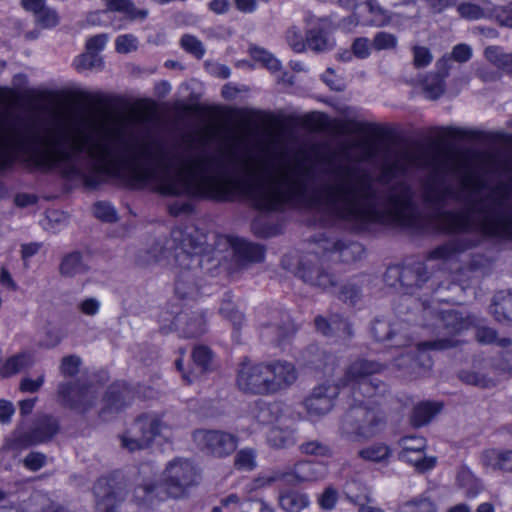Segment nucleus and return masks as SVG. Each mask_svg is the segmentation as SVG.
<instances>
[{
    "instance_id": "0e129e2a",
    "label": "nucleus",
    "mask_w": 512,
    "mask_h": 512,
    "mask_svg": "<svg viewBox=\"0 0 512 512\" xmlns=\"http://www.w3.org/2000/svg\"><path fill=\"white\" fill-rule=\"evenodd\" d=\"M481 229L485 234L488 235H498L500 234V229L498 226L497 221L494 219V217H488L485 222L483 223Z\"/></svg>"
},
{
    "instance_id": "37998d69",
    "label": "nucleus",
    "mask_w": 512,
    "mask_h": 512,
    "mask_svg": "<svg viewBox=\"0 0 512 512\" xmlns=\"http://www.w3.org/2000/svg\"><path fill=\"white\" fill-rule=\"evenodd\" d=\"M181 45L187 52L192 53L196 57H201L204 54L201 42L193 36H183L181 39Z\"/></svg>"
},
{
    "instance_id": "49530a36",
    "label": "nucleus",
    "mask_w": 512,
    "mask_h": 512,
    "mask_svg": "<svg viewBox=\"0 0 512 512\" xmlns=\"http://www.w3.org/2000/svg\"><path fill=\"white\" fill-rule=\"evenodd\" d=\"M94 214L97 218L103 221H113L115 219V210L105 202H99L94 206Z\"/></svg>"
},
{
    "instance_id": "052dcab7",
    "label": "nucleus",
    "mask_w": 512,
    "mask_h": 512,
    "mask_svg": "<svg viewBox=\"0 0 512 512\" xmlns=\"http://www.w3.org/2000/svg\"><path fill=\"white\" fill-rule=\"evenodd\" d=\"M14 413V407L11 402L0 400V422H7Z\"/></svg>"
},
{
    "instance_id": "bb28decb",
    "label": "nucleus",
    "mask_w": 512,
    "mask_h": 512,
    "mask_svg": "<svg viewBox=\"0 0 512 512\" xmlns=\"http://www.w3.org/2000/svg\"><path fill=\"white\" fill-rule=\"evenodd\" d=\"M58 430L55 420L49 418L37 429L36 434L29 440H25L23 445L42 442L53 436Z\"/></svg>"
},
{
    "instance_id": "5701e85b",
    "label": "nucleus",
    "mask_w": 512,
    "mask_h": 512,
    "mask_svg": "<svg viewBox=\"0 0 512 512\" xmlns=\"http://www.w3.org/2000/svg\"><path fill=\"white\" fill-rule=\"evenodd\" d=\"M391 449L383 443L371 445L359 451V456L367 461L382 462L391 456Z\"/></svg>"
},
{
    "instance_id": "39448f33",
    "label": "nucleus",
    "mask_w": 512,
    "mask_h": 512,
    "mask_svg": "<svg viewBox=\"0 0 512 512\" xmlns=\"http://www.w3.org/2000/svg\"><path fill=\"white\" fill-rule=\"evenodd\" d=\"M166 429L167 427L159 417L154 415L143 416L121 437L122 446L129 451L143 448Z\"/></svg>"
},
{
    "instance_id": "a18cd8bd",
    "label": "nucleus",
    "mask_w": 512,
    "mask_h": 512,
    "mask_svg": "<svg viewBox=\"0 0 512 512\" xmlns=\"http://www.w3.org/2000/svg\"><path fill=\"white\" fill-rule=\"evenodd\" d=\"M457 482L461 487L467 489V494L469 496H475V494H471L470 492V487H472L475 482V477L470 469L465 467L461 468L457 474Z\"/></svg>"
},
{
    "instance_id": "338daca9",
    "label": "nucleus",
    "mask_w": 512,
    "mask_h": 512,
    "mask_svg": "<svg viewBox=\"0 0 512 512\" xmlns=\"http://www.w3.org/2000/svg\"><path fill=\"white\" fill-rule=\"evenodd\" d=\"M107 11H94L87 15L86 23L90 26H99L102 24L101 16L106 14Z\"/></svg>"
},
{
    "instance_id": "79ce46f5",
    "label": "nucleus",
    "mask_w": 512,
    "mask_h": 512,
    "mask_svg": "<svg viewBox=\"0 0 512 512\" xmlns=\"http://www.w3.org/2000/svg\"><path fill=\"white\" fill-rule=\"evenodd\" d=\"M100 308L101 302L94 297L85 298L78 303L79 311L87 316H95Z\"/></svg>"
},
{
    "instance_id": "cd10ccee",
    "label": "nucleus",
    "mask_w": 512,
    "mask_h": 512,
    "mask_svg": "<svg viewBox=\"0 0 512 512\" xmlns=\"http://www.w3.org/2000/svg\"><path fill=\"white\" fill-rule=\"evenodd\" d=\"M411 208L405 199L394 201L388 210V218L397 223H405Z\"/></svg>"
},
{
    "instance_id": "412c9836",
    "label": "nucleus",
    "mask_w": 512,
    "mask_h": 512,
    "mask_svg": "<svg viewBox=\"0 0 512 512\" xmlns=\"http://www.w3.org/2000/svg\"><path fill=\"white\" fill-rule=\"evenodd\" d=\"M489 4L496 5L493 0H485L482 7L473 3H462L458 7V12L463 18L468 20H477L492 14V8Z\"/></svg>"
},
{
    "instance_id": "a878e982",
    "label": "nucleus",
    "mask_w": 512,
    "mask_h": 512,
    "mask_svg": "<svg viewBox=\"0 0 512 512\" xmlns=\"http://www.w3.org/2000/svg\"><path fill=\"white\" fill-rule=\"evenodd\" d=\"M84 270L85 267L78 253L67 255L60 266L61 273L66 276H75L82 273Z\"/></svg>"
},
{
    "instance_id": "f8f14e48",
    "label": "nucleus",
    "mask_w": 512,
    "mask_h": 512,
    "mask_svg": "<svg viewBox=\"0 0 512 512\" xmlns=\"http://www.w3.org/2000/svg\"><path fill=\"white\" fill-rule=\"evenodd\" d=\"M266 367L271 393L288 387L297 378L296 370L289 362L278 361Z\"/></svg>"
},
{
    "instance_id": "ea45409f",
    "label": "nucleus",
    "mask_w": 512,
    "mask_h": 512,
    "mask_svg": "<svg viewBox=\"0 0 512 512\" xmlns=\"http://www.w3.org/2000/svg\"><path fill=\"white\" fill-rule=\"evenodd\" d=\"M364 18L363 13L361 12V5L357 7V10L353 12L352 15L343 19L340 23V28L349 33L352 32L358 27L362 25V19Z\"/></svg>"
},
{
    "instance_id": "09e8293b",
    "label": "nucleus",
    "mask_w": 512,
    "mask_h": 512,
    "mask_svg": "<svg viewBox=\"0 0 512 512\" xmlns=\"http://www.w3.org/2000/svg\"><path fill=\"white\" fill-rule=\"evenodd\" d=\"M80 364L81 361L79 357H64L61 363V371L64 375L73 376L78 372Z\"/></svg>"
},
{
    "instance_id": "dca6fc26",
    "label": "nucleus",
    "mask_w": 512,
    "mask_h": 512,
    "mask_svg": "<svg viewBox=\"0 0 512 512\" xmlns=\"http://www.w3.org/2000/svg\"><path fill=\"white\" fill-rule=\"evenodd\" d=\"M361 12L364 15V18L362 19L363 26H383L392 22L387 11L371 0L361 4Z\"/></svg>"
},
{
    "instance_id": "b1692460",
    "label": "nucleus",
    "mask_w": 512,
    "mask_h": 512,
    "mask_svg": "<svg viewBox=\"0 0 512 512\" xmlns=\"http://www.w3.org/2000/svg\"><path fill=\"white\" fill-rule=\"evenodd\" d=\"M399 512H436V505L428 497L420 496L403 503Z\"/></svg>"
},
{
    "instance_id": "6e6d98bb",
    "label": "nucleus",
    "mask_w": 512,
    "mask_h": 512,
    "mask_svg": "<svg viewBox=\"0 0 512 512\" xmlns=\"http://www.w3.org/2000/svg\"><path fill=\"white\" fill-rule=\"evenodd\" d=\"M445 321L449 326L452 327V330L455 332H460L464 328H468V321L464 320L463 318H459L458 313H448Z\"/></svg>"
},
{
    "instance_id": "c9c22d12",
    "label": "nucleus",
    "mask_w": 512,
    "mask_h": 512,
    "mask_svg": "<svg viewBox=\"0 0 512 512\" xmlns=\"http://www.w3.org/2000/svg\"><path fill=\"white\" fill-rule=\"evenodd\" d=\"M256 465L255 454L252 450L243 449L235 458V466L240 470H252Z\"/></svg>"
},
{
    "instance_id": "680f3d73",
    "label": "nucleus",
    "mask_w": 512,
    "mask_h": 512,
    "mask_svg": "<svg viewBox=\"0 0 512 512\" xmlns=\"http://www.w3.org/2000/svg\"><path fill=\"white\" fill-rule=\"evenodd\" d=\"M445 217L449 221L447 226L444 228L445 230L456 231L465 228V223L462 218L453 214H448Z\"/></svg>"
},
{
    "instance_id": "864d4df0",
    "label": "nucleus",
    "mask_w": 512,
    "mask_h": 512,
    "mask_svg": "<svg viewBox=\"0 0 512 512\" xmlns=\"http://www.w3.org/2000/svg\"><path fill=\"white\" fill-rule=\"evenodd\" d=\"M302 451L306 454L318 455V456H327L330 454V450L328 447L318 443V442H308L302 445Z\"/></svg>"
},
{
    "instance_id": "f704fd0d",
    "label": "nucleus",
    "mask_w": 512,
    "mask_h": 512,
    "mask_svg": "<svg viewBox=\"0 0 512 512\" xmlns=\"http://www.w3.org/2000/svg\"><path fill=\"white\" fill-rule=\"evenodd\" d=\"M373 48V42L370 43L368 38L358 37L352 43L353 55L359 59H366L370 56Z\"/></svg>"
},
{
    "instance_id": "423d86ee",
    "label": "nucleus",
    "mask_w": 512,
    "mask_h": 512,
    "mask_svg": "<svg viewBox=\"0 0 512 512\" xmlns=\"http://www.w3.org/2000/svg\"><path fill=\"white\" fill-rule=\"evenodd\" d=\"M326 473V468L317 463L313 462H301L298 463L293 473H285V474H269L263 475L257 479H255L251 483V487L249 488V492L260 489L276 480H283L288 484H296L304 481H313L322 477Z\"/></svg>"
},
{
    "instance_id": "c03bdc74",
    "label": "nucleus",
    "mask_w": 512,
    "mask_h": 512,
    "mask_svg": "<svg viewBox=\"0 0 512 512\" xmlns=\"http://www.w3.org/2000/svg\"><path fill=\"white\" fill-rule=\"evenodd\" d=\"M124 396L122 394H116L112 391L109 395L105 397L104 406L102 408V414H105L107 410L116 411L119 410L124 405Z\"/></svg>"
},
{
    "instance_id": "e2e57ef3",
    "label": "nucleus",
    "mask_w": 512,
    "mask_h": 512,
    "mask_svg": "<svg viewBox=\"0 0 512 512\" xmlns=\"http://www.w3.org/2000/svg\"><path fill=\"white\" fill-rule=\"evenodd\" d=\"M236 8L243 13H252L257 9L256 0H234Z\"/></svg>"
},
{
    "instance_id": "72a5a7b5",
    "label": "nucleus",
    "mask_w": 512,
    "mask_h": 512,
    "mask_svg": "<svg viewBox=\"0 0 512 512\" xmlns=\"http://www.w3.org/2000/svg\"><path fill=\"white\" fill-rule=\"evenodd\" d=\"M396 45L397 38L387 32H378L373 39V48L377 51L393 49Z\"/></svg>"
},
{
    "instance_id": "5fc2aeb1",
    "label": "nucleus",
    "mask_w": 512,
    "mask_h": 512,
    "mask_svg": "<svg viewBox=\"0 0 512 512\" xmlns=\"http://www.w3.org/2000/svg\"><path fill=\"white\" fill-rule=\"evenodd\" d=\"M45 460L46 458L43 454L31 453L25 458L24 464L28 469L32 471H37L41 467H43V465L45 464Z\"/></svg>"
},
{
    "instance_id": "13d9d810",
    "label": "nucleus",
    "mask_w": 512,
    "mask_h": 512,
    "mask_svg": "<svg viewBox=\"0 0 512 512\" xmlns=\"http://www.w3.org/2000/svg\"><path fill=\"white\" fill-rule=\"evenodd\" d=\"M476 337L479 342L488 344V343H492L495 341L496 334L493 329L487 328V327H482L477 330Z\"/></svg>"
},
{
    "instance_id": "1a4fd4ad",
    "label": "nucleus",
    "mask_w": 512,
    "mask_h": 512,
    "mask_svg": "<svg viewBox=\"0 0 512 512\" xmlns=\"http://www.w3.org/2000/svg\"><path fill=\"white\" fill-rule=\"evenodd\" d=\"M236 382L244 392L271 393L267 367L264 364L243 362L238 370Z\"/></svg>"
},
{
    "instance_id": "de8ad7c7",
    "label": "nucleus",
    "mask_w": 512,
    "mask_h": 512,
    "mask_svg": "<svg viewBox=\"0 0 512 512\" xmlns=\"http://www.w3.org/2000/svg\"><path fill=\"white\" fill-rule=\"evenodd\" d=\"M337 491L331 487H328L324 490V492L320 495L318 502L321 508L326 510H331L334 508L337 501Z\"/></svg>"
},
{
    "instance_id": "3c124183",
    "label": "nucleus",
    "mask_w": 512,
    "mask_h": 512,
    "mask_svg": "<svg viewBox=\"0 0 512 512\" xmlns=\"http://www.w3.org/2000/svg\"><path fill=\"white\" fill-rule=\"evenodd\" d=\"M108 39L109 38L106 34H99L91 37L86 43L87 52L97 54L102 51L105 48Z\"/></svg>"
},
{
    "instance_id": "58836bf2",
    "label": "nucleus",
    "mask_w": 512,
    "mask_h": 512,
    "mask_svg": "<svg viewBox=\"0 0 512 512\" xmlns=\"http://www.w3.org/2000/svg\"><path fill=\"white\" fill-rule=\"evenodd\" d=\"M37 22L45 27L52 28L59 23V16L57 12L51 8L45 7L37 16Z\"/></svg>"
},
{
    "instance_id": "8fccbe9b",
    "label": "nucleus",
    "mask_w": 512,
    "mask_h": 512,
    "mask_svg": "<svg viewBox=\"0 0 512 512\" xmlns=\"http://www.w3.org/2000/svg\"><path fill=\"white\" fill-rule=\"evenodd\" d=\"M413 53L414 63L417 67H425L432 61V55L426 47L415 46Z\"/></svg>"
},
{
    "instance_id": "ddd939ff",
    "label": "nucleus",
    "mask_w": 512,
    "mask_h": 512,
    "mask_svg": "<svg viewBox=\"0 0 512 512\" xmlns=\"http://www.w3.org/2000/svg\"><path fill=\"white\" fill-rule=\"evenodd\" d=\"M96 390L94 387L65 386L60 388V395L72 408L85 412L93 405Z\"/></svg>"
},
{
    "instance_id": "c756f323",
    "label": "nucleus",
    "mask_w": 512,
    "mask_h": 512,
    "mask_svg": "<svg viewBox=\"0 0 512 512\" xmlns=\"http://www.w3.org/2000/svg\"><path fill=\"white\" fill-rule=\"evenodd\" d=\"M315 324L317 329L325 335H328L334 331L339 332L341 330H343V333H350L348 324L341 320L332 319L330 322H328L326 319L319 317L315 320Z\"/></svg>"
},
{
    "instance_id": "a19ab883",
    "label": "nucleus",
    "mask_w": 512,
    "mask_h": 512,
    "mask_svg": "<svg viewBox=\"0 0 512 512\" xmlns=\"http://www.w3.org/2000/svg\"><path fill=\"white\" fill-rule=\"evenodd\" d=\"M344 492L347 497L354 502H358L361 499L367 498L366 488L356 481L347 483L344 488Z\"/></svg>"
},
{
    "instance_id": "7c9ffc66",
    "label": "nucleus",
    "mask_w": 512,
    "mask_h": 512,
    "mask_svg": "<svg viewBox=\"0 0 512 512\" xmlns=\"http://www.w3.org/2000/svg\"><path fill=\"white\" fill-rule=\"evenodd\" d=\"M102 65V60L95 53L86 52L74 60V66L78 71L98 68Z\"/></svg>"
},
{
    "instance_id": "2f4dec72",
    "label": "nucleus",
    "mask_w": 512,
    "mask_h": 512,
    "mask_svg": "<svg viewBox=\"0 0 512 512\" xmlns=\"http://www.w3.org/2000/svg\"><path fill=\"white\" fill-rule=\"evenodd\" d=\"M115 46L118 53L127 54L138 48V40L131 34L120 35L116 38Z\"/></svg>"
},
{
    "instance_id": "aec40b11",
    "label": "nucleus",
    "mask_w": 512,
    "mask_h": 512,
    "mask_svg": "<svg viewBox=\"0 0 512 512\" xmlns=\"http://www.w3.org/2000/svg\"><path fill=\"white\" fill-rule=\"evenodd\" d=\"M106 3V11H115L122 13L129 19L145 18L147 12L144 10H137L130 0H103Z\"/></svg>"
},
{
    "instance_id": "4d7b16f0",
    "label": "nucleus",
    "mask_w": 512,
    "mask_h": 512,
    "mask_svg": "<svg viewBox=\"0 0 512 512\" xmlns=\"http://www.w3.org/2000/svg\"><path fill=\"white\" fill-rule=\"evenodd\" d=\"M43 383V376H39L36 379L25 378L21 381L20 388L25 392H35L43 385Z\"/></svg>"
},
{
    "instance_id": "774afa93",
    "label": "nucleus",
    "mask_w": 512,
    "mask_h": 512,
    "mask_svg": "<svg viewBox=\"0 0 512 512\" xmlns=\"http://www.w3.org/2000/svg\"><path fill=\"white\" fill-rule=\"evenodd\" d=\"M229 2L228 0H213L210 3V9L215 13L221 14L228 10Z\"/></svg>"
},
{
    "instance_id": "a211bd4d",
    "label": "nucleus",
    "mask_w": 512,
    "mask_h": 512,
    "mask_svg": "<svg viewBox=\"0 0 512 512\" xmlns=\"http://www.w3.org/2000/svg\"><path fill=\"white\" fill-rule=\"evenodd\" d=\"M33 363L32 354L29 352H20L7 358L0 366V375L10 377L29 367Z\"/></svg>"
},
{
    "instance_id": "20e7f679",
    "label": "nucleus",
    "mask_w": 512,
    "mask_h": 512,
    "mask_svg": "<svg viewBox=\"0 0 512 512\" xmlns=\"http://www.w3.org/2000/svg\"><path fill=\"white\" fill-rule=\"evenodd\" d=\"M253 417L259 424L268 426L267 440L271 446L280 448L292 441V431L280 404H260L253 411Z\"/></svg>"
},
{
    "instance_id": "e433bc0d",
    "label": "nucleus",
    "mask_w": 512,
    "mask_h": 512,
    "mask_svg": "<svg viewBox=\"0 0 512 512\" xmlns=\"http://www.w3.org/2000/svg\"><path fill=\"white\" fill-rule=\"evenodd\" d=\"M192 358L194 364L199 368L202 372L206 370L211 361V352L207 347L198 346L194 349L192 353Z\"/></svg>"
},
{
    "instance_id": "4be33fe9",
    "label": "nucleus",
    "mask_w": 512,
    "mask_h": 512,
    "mask_svg": "<svg viewBox=\"0 0 512 512\" xmlns=\"http://www.w3.org/2000/svg\"><path fill=\"white\" fill-rule=\"evenodd\" d=\"M440 410L441 405L439 403H420L414 409L413 422L416 426H422L428 423Z\"/></svg>"
},
{
    "instance_id": "9d476101",
    "label": "nucleus",
    "mask_w": 512,
    "mask_h": 512,
    "mask_svg": "<svg viewBox=\"0 0 512 512\" xmlns=\"http://www.w3.org/2000/svg\"><path fill=\"white\" fill-rule=\"evenodd\" d=\"M193 439L199 448L217 457L230 454L236 448L235 438L220 431L197 430Z\"/></svg>"
},
{
    "instance_id": "6e6552de",
    "label": "nucleus",
    "mask_w": 512,
    "mask_h": 512,
    "mask_svg": "<svg viewBox=\"0 0 512 512\" xmlns=\"http://www.w3.org/2000/svg\"><path fill=\"white\" fill-rule=\"evenodd\" d=\"M182 235L181 231H173L172 238L165 241L162 246L158 245L151 251L152 256L156 260L173 257L175 264L183 269H191L198 267L202 260L196 254H190L184 247V243H178L179 237Z\"/></svg>"
},
{
    "instance_id": "473e14b6",
    "label": "nucleus",
    "mask_w": 512,
    "mask_h": 512,
    "mask_svg": "<svg viewBox=\"0 0 512 512\" xmlns=\"http://www.w3.org/2000/svg\"><path fill=\"white\" fill-rule=\"evenodd\" d=\"M286 40L289 46L296 52H302L306 48V40H304L300 29L296 26H292L287 30Z\"/></svg>"
},
{
    "instance_id": "c85d7f7f",
    "label": "nucleus",
    "mask_w": 512,
    "mask_h": 512,
    "mask_svg": "<svg viewBox=\"0 0 512 512\" xmlns=\"http://www.w3.org/2000/svg\"><path fill=\"white\" fill-rule=\"evenodd\" d=\"M485 57L500 68H506L512 64V54L504 53L501 48L496 46L487 47Z\"/></svg>"
},
{
    "instance_id": "bf43d9fd",
    "label": "nucleus",
    "mask_w": 512,
    "mask_h": 512,
    "mask_svg": "<svg viewBox=\"0 0 512 512\" xmlns=\"http://www.w3.org/2000/svg\"><path fill=\"white\" fill-rule=\"evenodd\" d=\"M22 6L25 10L32 12L37 16L46 6L45 0H22Z\"/></svg>"
},
{
    "instance_id": "9b49d317",
    "label": "nucleus",
    "mask_w": 512,
    "mask_h": 512,
    "mask_svg": "<svg viewBox=\"0 0 512 512\" xmlns=\"http://www.w3.org/2000/svg\"><path fill=\"white\" fill-rule=\"evenodd\" d=\"M356 414L361 419L359 420L356 430L351 436V440L361 441L369 439L382 431L384 427V420L379 411L374 409H361L357 411Z\"/></svg>"
},
{
    "instance_id": "f257e3e1",
    "label": "nucleus",
    "mask_w": 512,
    "mask_h": 512,
    "mask_svg": "<svg viewBox=\"0 0 512 512\" xmlns=\"http://www.w3.org/2000/svg\"><path fill=\"white\" fill-rule=\"evenodd\" d=\"M380 368L381 366L376 363L357 361L346 372L341 388L337 385L316 387L305 402L309 416L315 418L328 413L333 407L334 398L339 393L352 394L357 402H361L362 396L372 397L377 386L374 379L369 376L378 372Z\"/></svg>"
},
{
    "instance_id": "4468645a",
    "label": "nucleus",
    "mask_w": 512,
    "mask_h": 512,
    "mask_svg": "<svg viewBox=\"0 0 512 512\" xmlns=\"http://www.w3.org/2000/svg\"><path fill=\"white\" fill-rule=\"evenodd\" d=\"M481 462L492 470L512 472V450L487 449L481 455Z\"/></svg>"
},
{
    "instance_id": "69168bd1",
    "label": "nucleus",
    "mask_w": 512,
    "mask_h": 512,
    "mask_svg": "<svg viewBox=\"0 0 512 512\" xmlns=\"http://www.w3.org/2000/svg\"><path fill=\"white\" fill-rule=\"evenodd\" d=\"M323 81L334 90H340L341 84L340 81L336 79V76L334 74V71L331 69H328L322 76Z\"/></svg>"
},
{
    "instance_id": "f3484780",
    "label": "nucleus",
    "mask_w": 512,
    "mask_h": 512,
    "mask_svg": "<svg viewBox=\"0 0 512 512\" xmlns=\"http://www.w3.org/2000/svg\"><path fill=\"white\" fill-rule=\"evenodd\" d=\"M96 496V508L98 512H113L116 504V496L108 485L106 479H101L94 487Z\"/></svg>"
},
{
    "instance_id": "603ef678",
    "label": "nucleus",
    "mask_w": 512,
    "mask_h": 512,
    "mask_svg": "<svg viewBox=\"0 0 512 512\" xmlns=\"http://www.w3.org/2000/svg\"><path fill=\"white\" fill-rule=\"evenodd\" d=\"M472 56V49L466 44H458L453 50L451 57L457 62H466Z\"/></svg>"
},
{
    "instance_id": "4c0bfd02",
    "label": "nucleus",
    "mask_w": 512,
    "mask_h": 512,
    "mask_svg": "<svg viewBox=\"0 0 512 512\" xmlns=\"http://www.w3.org/2000/svg\"><path fill=\"white\" fill-rule=\"evenodd\" d=\"M424 89L431 99L438 98L444 91L443 79L438 76H431L426 79Z\"/></svg>"
},
{
    "instance_id": "0eeeda50",
    "label": "nucleus",
    "mask_w": 512,
    "mask_h": 512,
    "mask_svg": "<svg viewBox=\"0 0 512 512\" xmlns=\"http://www.w3.org/2000/svg\"><path fill=\"white\" fill-rule=\"evenodd\" d=\"M399 458L413 466L419 472H426L433 469L437 459L434 456H427L426 439L421 436H405L399 441Z\"/></svg>"
},
{
    "instance_id": "7ed1b4c3",
    "label": "nucleus",
    "mask_w": 512,
    "mask_h": 512,
    "mask_svg": "<svg viewBox=\"0 0 512 512\" xmlns=\"http://www.w3.org/2000/svg\"><path fill=\"white\" fill-rule=\"evenodd\" d=\"M197 471L194 465L184 459L171 461L161 475V483L156 486L145 483L135 490V497L139 501H149L154 494L160 496L166 493L171 497H180L187 487L196 482Z\"/></svg>"
},
{
    "instance_id": "2eb2a0df",
    "label": "nucleus",
    "mask_w": 512,
    "mask_h": 512,
    "mask_svg": "<svg viewBox=\"0 0 512 512\" xmlns=\"http://www.w3.org/2000/svg\"><path fill=\"white\" fill-rule=\"evenodd\" d=\"M328 19H320L318 23L319 30L311 29L306 38V46L316 51H325L331 49L335 45L334 39L327 33L323 32L324 28L329 27Z\"/></svg>"
},
{
    "instance_id": "6ab92c4d",
    "label": "nucleus",
    "mask_w": 512,
    "mask_h": 512,
    "mask_svg": "<svg viewBox=\"0 0 512 512\" xmlns=\"http://www.w3.org/2000/svg\"><path fill=\"white\" fill-rule=\"evenodd\" d=\"M279 504L287 512H301L309 506L307 495L298 492H286L279 496Z\"/></svg>"
},
{
    "instance_id": "f03ea898",
    "label": "nucleus",
    "mask_w": 512,
    "mask_h": 512,
    "mask_svg": "<svg viewBox=\"0 0 512 512\" xmlns=\"http://www.w3.org/2000/svg\"><path fill=\"white\" fill-rule=\"evenodd\" d=\"M323 202L327 209L342 218L361 221L377 218L372 199L350 169L335 174L333 184L324 191Z\"/></svg>"
},
{
    "instance_id": "393cba45",
    "label": "nucleus",
    "mask_w": 512,
    "mask_h": 512,
    "mask_svg": "<svg viewBox=\"0 0 512 512\" xmlns=\"http://www.w3.org/2000/svg\"><path fill=\"white\" fill-rule=\"evenodd\" d=\"M250 55L255 61L265 66L271 72L274 73L280 70L281 64L279 60L268 51L259 47H252L250 48Z\"/></svg>"
}]
</instances>
